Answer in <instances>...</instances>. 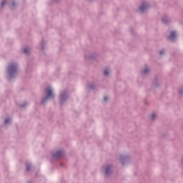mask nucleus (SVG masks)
Masks as SVG:
<instances>
[{
  "instance_id": "nucleus-1",
  "label": "nucleus",
  "mask_w": 183,
  "mask_h": 183,
  "mask_svg": "<svg viewBox=\"0 0 183 183\" xmlns=\"http://www.w3.org/2000/svg\"><path fill=\"white\" fill-rule=\"evenodd\" d=\"M46 97L43 99V102L49 99V98H54V92H52V89L51 87H47L46 89Z\"/></svg>"
},
{
  "instance_id": "nucleus-2",
  "label": "nucleus",
  "mask_w": 183,
  "mask_h": 183,
  "mask_svg": "<svg viewBox=\"0 0 183 183\" xmlns=\"http://www.w3.org/2000/svg\"><path fill=\"white\" fill-rule=\"evenodd\" d=\"M9 74L10 76H12L13 74H15L16 72V65L15 64H11L9 66Z\"/></svg>"
},
{
  "instance_id": "nucleus-3",
  "label": "nucleus",
  "mask_w": 183,
  "mask_h": 183,
  "mask_svg": "<svg viewBox=\"0 0 183 183\" xmlns=\"http://www.w3.org/2000/svg\"><path fill=\"white\" fill-rule=\"evenodd\" d=\"M64 155V152L59 151L56 154H53V158H61Z\"/></svg>"
},
{
  "instance_id": "nucleus-4",
  "label": "nucleus",
  "mask_w": 183,
  "mask_h": 183,
  "mask_svg": "<svg viewBox=\"0 0 183 183\" xmlns=\"http://www.w3.org/2000/svg\"><path fill=\"white\" fill-rule=\"evenodd\" d=\"M176 37H177V34H175L174 31H172L170 36H169V39H170V41H174V39H175Z\"/></svg>"
},
{
  "instance_id": "nucleus-5",
  "label": "nucleus",
  "mask_w": 183,
  "mask_h": 183,
  "mask_svg": "<svg viewBox=\"0 0 183 183\" xmlns=\"http://www.w3.org/2000/svg\"><path fill=\"white\" fill-rule=\"evenodd\" d=\"M60 98L61 101H64L65 98H66V94L65 93H61L60 95Z\"/></svg>"
},
{
  "instance_id": "nucleus-6",
  "label": "nucleus",
  "mask_w": 183,
  "mask_h": 183,
  "mask_svg": "<svg viewBox=\"0 0 183 183\" xmlns=\"http://www.w3.org/2000/svg\"><path fill=\"white\" fill-rule=\"evenodd\" d=\"M145 9H147V6L143 5L139 7V11H141V12H144Z\"/></svg>"
},
{
  "instance_id": "nucleus-7",
  "label": "nucleus",
  "mask_w": 183,
  "mask_h": 183,
  "mask_svg": "<svg viewBox=\"0 0 183 183\" xmlns=\"http://www.w3.org/2000/svg\"><path fill=\"white\" fill-rule=\"evenodd\" d=\"M106 175H109V173L111 172V167H107V168H106Z\"/></svg>"
},
{
  "instance_id": "nucleus-8",
  "label": "nucleus",
  "mask_w": 183,
  "mask_h": 183,
  "mask_svg": "<svg viewBox=\"0 0 183 183\" xmlns=\"http://www.w3.org/2000/svg\"><path fill=\"white\" fill-rule=\"evenodd\" d=\"M29 51H31L29 48H25L24 52V54H29Z\"/></svg>"
},
{
  "instance_id": "nucleus-9",
  "label": "nucleus",
  "mask_w": 183,
  "mask_h": 183,
  "mask_svg": "<svg viewBox=\"0 0 183 183\" xmlns=\"http://www.w3.org/2000/svg\"><path fill=\"white\" fill-rule=\"evenodd\" d=\"M104 75H109V70L108 69L104 70Z\"/></svg>"
},
{
  "instance_id": "nucleus-10",
  "label": "nucleus",
  "mask_w": 183,
  "mask_h": 183,
  "mask_svg": "<svg viewBox=\"0 0 183 183\" xmlns=\"http://www.w3.org/2000/svg\"><path fill=\"white\" fill-rule=\"evenodd\" d=\"M9 122H11V119H6L4 120V123H5V124H9Z\"/></svg>"
},
{
  "instance_id": "nucleus-11",
  "label": "nucleus",
  "mask_w": 183,
  "mask_h": 183,
  "mask_svg": "<svg viewBox=\"0 0 183 183\" xmlns=\"http://www.w3.org/2000/svg\"><path fill=\"white\" fill-rule=\"evenodd\" d=\"M155 118H157V114L155 113L152 114V119L154 120Z\"/></svg>"
},
{
  "instance_id": "nucleus-12",
  "label": "nucleus",
  "mask_w": 183,
  "mask_h": 183,
  "mask_svg": "<svg viewBox=\"0 0 183 183\" xmlns=\"http://www.w3.org/2000/svg\"><path fill=\"white\" fill-rule=\"evenodd\" d=\"M5 4H6V1L3 0V1H1V6H4V5H5Z\"/></svg>"
},
{
  "instance_id": "nucleus-13",
  "label": "nucleus",
  "mask_w": 183,
  "mask_h": 183,
  "mask_svg": "<svg viewBox=\"0 0 183 183\" xmlns=\"http://www.w3.org/2000/svg\"><path fill=\"white\" fill-rule=\"evenodd\" d=\"M29 168H31V165L27 164V165H26V169H27V171H29Z\"/></svg>"
},
{
  "instance_id": "nucleus-14",
  "label": "nucleus",
  "mask_w": 183,
  "mask_h": 183,
  "mask_svg": "<svg viewBox=\"0 0 183 183\" xmlns=\"http://www.w3.org/2000/svg\"><path fill=\"white\" fill-rule=\"evenodd\" d=\"M148 71H149V69H145L144 70V74H147V73L148 72Z\"/></svg>"
},
{
  "instance_id": "nucleus-15",
  "label": "nucleus",
  "mask_w": 183,
  "mask_h": 183,
  "mask_svg": "<svg viewBox=\"0 0 183 183\" xmlns=\"http://www.w3.org/2000/svg\"><path fill=\"white\" fill-rule=\"evenodd\" d=\"M104 101H108V98H107V97H105L104 98Z\"/></svg>"
},
{
  "instance_id": "nucleus-16",
  "label": "nucleus",
  "mask_w": 183,
  "mask_h": 183,
  "mask_svg": "<svg viewBox=\"0 0 183 183\" xmlns=\"http://www.w3.org/2000/svg\"><path fill=\"white\" fill-rule=\"evenodd\" d=\"M159 54H160V55H162V54H164V51H161L159 52Z\"/></svg>"
},
{
  "instance_id": "nucleus-17",
  "label": "nucleus",
  "mask_w": 183,
  "mask_h": 183,
  "mask_svg": "<svg viewBox=\"0 0 183 183\" xmlns=\"http://www.w3.org/2000/svg\"><path fill=\"white\" fill-rule=\"evenodd\" d=\"M12 5H13V6H14L15 5V3H14V2H13V3H12Z\"/></svg>"
},
{
  "instance_id": "nucleus-18",
  "label": "nucleus",
  "mask_w": 183,
  "mask_h": 183,
  "mask_svg": "<svg viewBox=\"0 0 183 183\" xmlns=\"http://www.w3.org/2000/svg\"><path fill=\"white\" fill-rule=\"evenodd\" d=\"M163 22H164V24H165V20H163Z\"/></svg>"
}]
</instances>
